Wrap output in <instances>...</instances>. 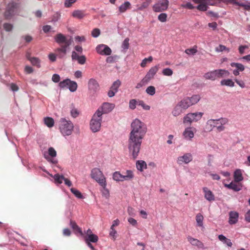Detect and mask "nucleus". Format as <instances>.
<instances>
[{"mask_svg": "<svg viewBox=\"0 0 250 250\" xmlns=\"http://www.w3.org/2000/svg\"><path fill=\"white\" fill-rule=\"evenodd\" d=\"M106 186L102 187L103 190H102L103 195L106 198H108L109 196V190L106 188Z\"/></svg>", "mask_w": 250, "mask_h": 250, "instance_id": "obj_54", "label": "nucleus"}, {"mask_svg": "<svg viewBox=\"0 0 250 250\" xmlns=\"http://www.w3.org/2000/svg\"><path fill=\"white\" fill-rule=\"evenodd\" d=\"M52 80L54 82L58 83L60 80V77L59 75L55 74L53 75Z\"/></svg>", "mask_w": 250, "mask_h": 250, "instance_id": "obj_60", "label": "nucleus"}, {"mask_svg": "<svg viewBox=\"0 0 250 250\" xmlns=\"http://www.w3.org/2000/svg\"><path fill=\"white\" fill-rule=\"evenodd\" d=\"M195 3H198L199 5L196 8L201 11H205L207 10V5H214V0H192Z\"/></svg>", "mask_w": 250, "mask_h": 250, "instance_id": "obj_9", "label": "nucleus"}, {"mask_svg": "<svg viewBox=\"0 0 250 250\" xmlns=\"http://www.w3.org/2000/svg\"><path fill=\"white\" fill-rule=\"evenodd\" d=\"M59 86L62 88H68L72 92L75 91L77 88V83L68 79L61 82Z\"/></svg>", "mask_w": 250, "mask_h": 250, "instance_id": "obj_11", "label": "nucleus"}, {"mask_svg": "<svg viewBox=\"0 0 250 250\" xmlns=\"http://www.w3.org/2000/svg\"><path fill=\"white\" fill-rule=\"evenodd\" d=\"M243 180L242 171L240 169H236L234 172V180L235 182L238 183Z\"/></svg>", "mask_w": 250, "mask_h": 250, "instance_id": "obj_26", "label": "nucleus"}, {"mask_svg": "<svg viewBox=\"0 0 250 250\" xmlns=\"http://www.w3.org/2000/svg\"><path fill=\"white\" fill-rule=\"evenodd\" d=\"M197 47L194 45L192 48H188L185 50V52L188 55L193 56L197 52Z\"/></svg>", "mask_w": 250, "mask_h": 250, "instance_id": "obj_34", "label": "nucleus"}, {"mask_svg": "<svg viewBox=\"0 0 250 250\" xmlns=\"http://www.w3.org/2000/svg\"><path fill=\"white\" fill-rule=\"evenodd\" d=\"M102 113L100 109H98L93 115L91 120L90 126L93 132H96L100 130L101 126Z\"/></svg>", "mask_w": 250, "mask_h": 250, "instance_id": "obj_4", "label": "nucleus"}, {"mask_svg": "<svg viewBox=\"0 0 250 250\" xmlns=\"http://www.w3.org/2000/svg\"><path fill=\"white\" fill-rule=\"evenodd\" d=\"M130 3L128 1H126L122 4L119 7V11L121 13L125 12L129 7Z\"/></svg>", "mask_w": 250, "mask_h": 250, "instance_id": "obj_40", "label": "nucleus"}, {"mask_svg": "<svg viewBox=\"0 0 250 250\" xmlns=\"http://www.w3.org/2000/svg\"><path fill=\"white\" fill-rule=\"evenodd\" d=\"M234 81L241 87L244 88L245 86V84L243 81H240L237 79H235Z\"/></svg>", "mask_w": 250, "mask_h": 250, "instance_id": "obj_62", "label": "nucleus"}, {"mask_svg": "<svg viewBox=\"0 0 250 250\" xmlns=\"http://www.w3.org/2000/svg\"><path fill=\"white\" fill-rule=\"evenodd\" d=\"M60 16H61V15L59 13L57 12V13H55L54 14V15L53 16L52 21H57L60 19Z\"/></svg>", "mask_w": 250, "mask_h": 250, "instance_id": "obj_64", "label": "nucleus"}, {"mask_svg": "<svg viewBox=\"0 0 250 250\" xmlns=\"http://www.w3.org/2000/svg\"><path fill=\"white\" fill-rule=\"evenodd\" d=\"M238 5L243 7L245 10H250V4H245L243 3H238Z\"/></svg>", "mask_w": 250, "mask_h": 250, "instance_id": "obj_63", "label": "nucleus"}, {"mask_svg": "<svg viewBox=\"0 0 250 250\" xmlns=\"http://www.w3.org/2000/svg\"><path fill=\"white\" fill-rule=\"evenodd\" d=\"M113 179L114 180L116 181H124V176L123 175L121 174L119 171L115 172L113 174Z\"/></svg>", "mask_w": 250, "mask_h": 250, "instance_id": "obj_32", "label": "nucleus"}, {"mask_svg": "<svg viewBox=\"0 0 250 250\" xmlns=\"http://www.w3.org/2000/svg\"><path fill=\"white\" fill-rule=\"evenodd\" d=\"M129 39L128 38H126L123 42L122 47L124 49H127L129 46Z\"/></svg>", "mask_w": 250, "mask_h": 250, "instance_id": "obj_49", "label": "nucleus"}, {"mask_svg": "<svg viewBox=\"0 0 250 250\" xmlns=\"http://www.w3.org/2000/svg\"><path fill=\"white\" fill-rule=\"evenodd\" d=\"M231 67H235L236 69L239 71H243L245 69V66L241 63L237 62H232L230 63Z\"/></svg>", "mask_w": 250, "mask_h": 250, "instance_id": "obj_39", "label": "nucleus"}, {"mask_svg": "<svg viewBox=\"0 0 250 250\" xmlns=\"http://www.w3.org/2000/svg\"><path fill=\"white\" fill-rule=\"evenodd\" d=\"M192 160V155L189 153L185 154L182 156H180L178 158L177 163L179 164H182V163L188 164Z\"/></svg>", "mask_w": 250, "mask_h": 250, "instance_id": "obj_18", "label": "nucleus"}, {"mask_svg": "<svg viewBox=\"0 0 250 250\" xmlns=\"http://www.w3.org/2000/svg\"><path fill=\"white\" fill-rule=\"evenodd\" d=\"M70 43L62 45L61 47L58 48L56 50V52L58 53L57 55L59 57L62 58L66 54V48L69 45Z\"/></svg>", "mask_w": 250, "mask_h": 250, "instance_id": "obj_24", "label": "nucleus"}, {"mask_svg": "<svg viewBox=\"0 0 250 250\" xmlns=\"http://www.w3.org/2000/svg\"><path fill=\"white\" fill-rule=\"evenodd\" d=\"M121 84V82L119 80L115 81L110 88V90L108 92V96L109 97H113L118 92V88Z\"/></svg>", "mask_w": 250, "mask_h": 250, "instance_id": "obj_15", "label": "nucleus"}, {"mask_svg": "<svg viewBox=\"0 0 250 250\" xmlns=\"http://www.w3.org/2000/svg\"><path fill=\"white\" fill-rule=\"evenodd\" d=\"M168 3V0H162L153 6V10L156 12L165 11L167 8Z\"/></svg>", "mask_w": 250, "mask_h": 250, "instance_id": "obj_12", "label": "nucleus"}, {"mask_svg": "<svg viewBox=\"0 0 250 250\" xmlns=\"http://www.w3.org/2000/svg\"><path fill=\"white\" fill-rule=\"evenodd\" d=\"M203 190L204 193V197L206 200L209 202H212L215 200V197L213 193L208 188H203Z\"/></svg>", "mask_w": 250, "mask_h": 250, "instance_id": "obj_19", "label": "nucleus"}, {"mask_svg": "<svg viewBox=\"0 0 250 250\" xmlns=\"http://www.w3.org/2000/svg\"><path fill=\"white\" fill-rule=\"evenodd\" d=\"M164 75L170 76L173 74V71L169 68L164 69L162 72Z\"/></svg>", "mask_w": 250, "mask_h": 250, "instance_id": "obj_47", "label": "nucleus"}, {"mask_svg": "<svg viewBox=\"0 0 250 250\" xmlns=\"http://www.w3.org/2000/svg\"><path fill=\"white\" fill-rule=\"evenodd\" d=\"M79 234L83 236L84 237H87L89 234H93L92 231L90 229H88L86 231V235L84 236V234L83 232V231L81 229L79 228Z\"/></svg>", "mask_w": 250, "mask_h": 250, "instance_id": "obj_58", "label": "nucleus"}, {"mask_svg": "<svg viewBox=\"0 0 250 250\" xmlns=\"http://www.w3.org/2000/svg\"><path fill=\"white\" fill-rule=\"evenodd\" d=\"M88 89L91 92H96L100 89L97 81L94 79H90L88 83Z\"/></svg>", "mask_w": 250, "mask_h": 250, "instance_id": "obj_17", "label": "nucleus"}, {"mask_svg": "<svg viewBox=\"0 0 250 250\" xmlns=\"http://www.w3.org/2000/svg\"><path fill=\"white\" fill-rule=\"evenodd\" d=\"M117 234L116 230L113 228H110V230L109 232L110 236L113 237V239L115 240L116 236V234Z\"/></svg>", "mask_w": 250, "mask_h": 250, "instance_id": "obj_57", "label": "nucleus"}, {"mask_svg": "<svg viewBox=\"0 0 250 250\" xmlns=\"http://www.w3.org/2000/svg\"><path fill=\"white\" fill-rule=\"evenodd\" d=\"M85 242L96 243L98 241V237L95 234H89L87 237H84Z\"/></svg>", "mask_w": 250, "mask_h": 250, "instance_id": "obj_29", "label": "nucleus"}, {"mask_svg": "<svg viewBox=\"0 0 250 250\" xmlns=\"http://www.w3.org/2000/svg\"><path fill=\"white\" fill-rule=\"evenodd\" d=\"M19 8V4L15 2H11L8 3L6 10L4 13L6 19H10L16 13Z\"/></svg>", "mask_w": 250, "mask_h": 250, "instance_id": "obj_8", "label": "nucleus"}, {"mask_svg": "<svg viewBox=\"0 0 250 250\" xmlns=\"http://www.w3.org/2000/svg\"><path fill=\"white\" fill-rule=\"evenodd\" d=\"M101 33V31H100V30L98 28H94L92 31V33H91V34H92V36L94 37V38H97L98 37L100 34Z\"/></svg>", "mask_w": 250, "mask_h": 250, "instance_id": "obj_52", "label": "nucleus"}, {"mask_svg": "<svg viewBox=\"0 0 250 250\" xmlns=\"http://www.w3.org/2000/svg\"><path fill=\"white\" fill-rule=\"evenodd\" d=\"M230 73L226 69H220L208 72L205 74L204 77L207 80L214 81L217 79L228 77Z\"/></svg>", "mask_w": 250, "mask_h": 250, "instance_id": "obj_3", "label": "nucleus"}, {"mask_svg": "<svg viewBox=\"0 0 250 250\" xmlns=\"http://www.w3.org/2000/svg\"><path fill=\"white\" fill-rule=\"evenodd\" d=\"M181 7L191 10L194 8V6L190 2H187L185 4H182L181 5Z\"/></svg>", "mask_w": 250, "mask_h": 250, "instance_id": "obj_55", "label": "nucleus"}, {"mask_svg": "<svg viewBox=\"0 0 250 250\" xmlns=\"http://www.w3.org/2000/svg\"><path fill=\"white\" fill-rule=\"evenodd\" d=\"M167 15L166 13H161L158 16V20L161 22H165L167 21Z\"/></svg>", "mask_w": 250, "mask_h": 250, "instance_id": "obj_53", "label": "nucleus"}, {"mask_svg": "<svg viewBox=\"0 0 250 250\" xmlns=\"http://www.w3.org/2000/svg\"><path fill=\"white\" fill-rule=\"evenodd\" d=\"M64 177L63 175H61L59 174H56L54 176V179L55 182L58 184H62L64 180Z\"/></svg>", "mask_w": 250, "mask_h": 250, "instance_id": "obj_41", "label": "nucleus"}, {"mask_svg": "<svg viewBox=\"0 0 250 250\" xmlns=\"http://www.w3.org/2000/svg\"><path fill=\"white\" fill-rule=\"evenodd\" d=\"M130 127L128 148L133 159H135L140 151L142 140L147 132V128L145 124L138 119H135L132 122Z\"/></svg>", "mask_w": 250, "mask_h": 250, "instance_id": "obj_1", "label": "nucleus"}, {"mask_svg": "<svg viewBox=\"0 0 250 250\" xmlns=\"http://www.w3.org/2000/svg\"><path fill=\"white\" fill-rule=\"evenodd\" d=\"M71 109L70 113L71 115L73 118H76L78 116V111L77 108L75 107L74 104H71L70 106Z\"/></svg>", "mask_w": 250, "mask_h": 250, "instance_id": "obj_36", "label": "nucleus"}, {"mask_svg": "<svg viewBox=\"0 0 250 250\" xmlns=\"http://www.w3.org/2000/svg\"><path fill=\"white\" fill-rule=\"evenodd\" d=\"M146 92L151 95L153 96L155 94V88L153 86H149L146 89Z\"/></svg>", "mask_w": 250, "mask_h": 250, "instance_id": "obj_44", "label": "nucleus"}, {"mask_svg": "<svg viewBox=\"0 0 250 250\" xmlns=\"http://www.w3.org/2000/svg\"><path fill=\"white\" fill-rule=\"evenodd\" d=\"M159 65L153 66L149 69L146 76L142 80L143 83H147L154 77V75L159 70Z\"/></svg>", "mask_w": 250, "mask_h": 250, "instance_id": "obj_13", "label": "nucleus"}, {"mask_svg": "<svg viewBox=\"0 0 250 250\" xmlns=\"http://www.w3.org/2000/svg\"><path fill=\"white\" fill-rule=\"evenodd\" d=\"M138 100L136 99H131L129 101V107L131 109H134L136 108V105L138 104Z\"/></svg>", "mask_w": 250, "mask_h": 250, "instance_id": "obj_43", "label": "nucleus"}, {"mask_svg": "<svg viewBox=\"0 0 250 250\" xmlns=\"http://www.w3.org/2000/svg\"><path fill=\"white\" fill-rule=\"evenodd\" d=\"M90 176L92 179L95 180L101 187L106 186V178L103 172L100 169L95 167L92 169Z\"/></svg>", "mask_w": 250, "mask_h": 250, "instance_id": "obj_5", "label": "nucleus"}, {"mask_svg": "<svg viewBox=\"0 0 250 250\" xmlns=\"http://www.w3.org/2000/svg\"><path fill=\"white\" fill-rule=\"evenodd\" d=\"M185 111V109H183V108L177 104L174 107L172 113L174 116L176 117L181 114Z\"/></svg>", "mask_w": 250, "mask_h": 250, "instance_id": "obj_25", "label": "nucleus"}, {"mask_svg": "<svg viewBox=\"0 0 250 250\" xmlns=\"http://www.w3.org/2000/svg\"><path fill=\"white\" fill-rule=\"evenodd\" d=\"M136 167L138 170L142 171L144 168H146V163L144 161H138L136 162Z\"/></svg>", "mask_w": 250, "mask_h": 250, "instance_id": "obj_31", "label": "nucleus"}, {"mask_svg": "<svg viewBox=\"0 0 250 250\" xmlns=\"http://www.w3.org/2000/svg\"><path fill=\"white\" fill-rule=\"evenodd\" d=\"M115 107V105L113 104L109 103H104L103 104L102 106L99 107L98 109H100L103 114H107L111 112Z\"/></svg>", "mask_w": 250, "mask_h": 250, "instance_id": "obj_16", "label": "nucleus"}, {"mask_svg": "<svg viewBox=\"0 0 250 250\" xmlns=\"http://www.w3.org/2000/svg\"><path fill=\"white\" fill-rule=\"evenodd\" d=\"M204 217L201 213H198L196 216V221L197 226L199 227H202L203 225Z\"/></svg>", "mask_w": 250, "mask_h": 250, "instance_id": "obj_37", "label": "nucleus"}, {"mask_svg": "<svg viewBox=\"0 0 250 250\" xmlns=\"http://www.w3.org/2000/svg\"><path fill=\"white\" fill-rule=\"evenodd\" d=\"M59 86L62 88H68L72 92L75 91L77 88V83L68 79L61 82Z\"/></svg>", "mask_w": 250, "mask_h": 250, "instance_id": "obj_10", "label": "nucleus"}, {"mask_svg": "<svg viewBox=\"0 0 250 250\" xmlns=\"http://www.w3.org/2000/svg\"><path fill=\"white\" fill-rule=\"evenodd\" d=\"M44 122L45 125L48 127H52L54 125V120L51 117L44 118Z\"/></svg>", "mask_w": 250, "mask_h": 250, "instance_id": "obj_35", "label": "nucleus"}, {"mask_svg": "<svg viewBox=\"0 0 250 250\" xmlns=\"http://www.w3.org/2000/svg\"><path fill=\"white\" fill-rule=\"evenodd\" d=\"M229 223L230 224H235L238 221L239 216L238 213L236 211H230L229 213Z\"/></svg>", "mask_w": 250, "mask_h": 250, "instance_id": "obj_22", "label": "nucleus"}, {"mask_svg": "<svg viewBox=\"0 0 250 250\" xmlns=\"http://www.w3.org/2000/svg\"><path fill=\"white\" fill-rule=\"evenodd\" d=\"M229 120L226 118H220L218 119H210L207 122L206 128L209 131H211L214 127H216L218 132H221L225 130L224 125L228 124Z\"/></svg>", "mask_w": 250, "mask_h": 250, "instance_id": "obj_2", "label": "nucleus"}, {"mask_svg": "<svg viewBox=\"0 0 250 250\" xmlns=\"http://www.w3.org/2000/svg\"><path fill=\"white\" fill-rule=\"evenodd\" d=\"M70 224L71 228L73 229V230L75 231L76 233H77L78 232V229L76 223L74 221L71 220Z\"/></svg>", "mask_w": 250, "mask_h": 250, "instance_id": "obj_56", "label": "nucleus"}, {"mask_svg": "<svg viewBox=\"0 0 250 250\" xmlns=\"http://www.w3.org/2000/svg\"><path fill=\"white\" fill-rule=\"evenodd\" d=\"M221 84L233 87L234 85V83L231 79H227L222 80L221 81Z\"/></svg>", "mask_w": 250, "mask_h": 250, "instance_id": "obj_38", "label": "nucleus"}, {"mask_svg": "<svg viewBox=\"0 0 250 250\" xmlns=\"http://www.w3.org/2000/svg\"><path fill=\"white\" fill-rule=\"evenodd\" d=\"M183 135L185 139L191 140L194 137V133L192 130V128H186L183 132Z\"/></svg>", "mask_w": 250, "mask_h": 250, "instance_id": "obj_23", "label": "nucleus"}, {"mask_svg": "<svg viewBox=\"0 0 250 250\" xmlns=\"http://www.w3.org/2000/svg\"><path fill=\"white\" fill-rule=\"evenodd\" d=\"M97 52L102 55H109L111 53V50L109 47L105 44L99 45L96 47Z\"/></svg>", "mask_w": 250, "mask_h": 250, "instance_id": "obj_14", "label": "nucleus"}, {"mask_svg": "<svg viewBox=\"0 0 250 250\" xmlns=\"http://www.w3.org/2000/svg\"><path fill=\"white\" fill-rule=\"evenodd\" d=\"M77 1V0H65L64 1V6L65 7H70L72 6V4Z\"/></svg>", "mask_w": 250, "mask_h": 250, "instance_id": "obj_51", "label": "nucleus"}, {"mask_svg": "<svg viewBox=\"0 0 250 250\" xmlns=\"http://www.w3.org/2000/svg\"><path fill=\"white\" fill-rule=\"evenodd\" d=\"M189 102V101L188 100V97H186L179 102L178 104H179L180 106L183 108V109L186 110L190 106V102Z\"/></svg>", "mask_w": 250, "mask_h": 250, "instance_id": "obj_27", "label": "nucleus"}, {"mask_svg": "<svg viewBox=\"0 0 250 250\" xmlns=\"http://www.w3.org/2000/svg\"><path fill=\"white\" fill-rule=\"evenodd\" d=\"M188 241L193 246L197 247L198 248L205 249L204 244L200 240L188 236L187 237Z\"/></svg>", "mask_w": 250, "mask_h": 250, "instance_id": "obj_20", "label": "nucleus"}, {"mask_svg": "<svg viewBox=\"0 0 250 250\" xmlns=\"http://www.w3.org/2000/svg\"><path fill=\"white\" fill-rule=\"evenodd\" d=\"M60 129L63 136L70 135L73 129V124L64 118H61L60 121Z\"/></svg>", "mask_w": 250, "mask_h": 250, "instance_id": "obj_6", "label": "nucleus"}, {"mask_svg": "<svg viewBox=\"0 0 250 250\" xmlns=\"http://www.w3.org/2000/svg\"><path fill=\"white\" fill-rule=\"evenodd\" d=\"M242 188L241 185H237L235 183L232 182V187L231 189L235 191H238Z\"/></svg>", "mask_w": 250, "mask_h": 250, "instance_id": "obj_48", "label": "nucleus"}, {"mask_svg": "<svg viewBox=\"0 0 250 250\" xmlns=\"http://www.w3.org/2000/svg\"><path fill=\"white\" fill-rule=\"evenodd\" d=\"M48 153L49 155L51 157H55L57 155V152L56 150L52 147H50L48 148Z\"/></svg>", "mask_w": 250, "mask_h": 250, "instance_id": "obj_50", "label": "nucleus"}, {"mask_svg": "<svg viewBox=\"0 0 250 250\" xmlns=\"http://www.w3.org/2000/svg\"><path fill=\"white\" fill-rule=\"evenodd\" d=\"M28 60L30 61L32 65L36 66L38 68L41 67V61L38 58H28Z\"/></svg>", "mask_w": 250, "mask_h": 250, "instance_id": "obj_30", "label": "nucleus"}, {"mask_svg": "<svg viewBox=\"0 0 250 250\" xmlns=\"http://www.w3.org/2000/svg\"><path fill=\"white\" fill-rule=\"evenodd\" d=\"M138 105L141 106L144 109L146 110H148L150 109V106L145 104L143 101L138 100Z\"/></svg>", "mask_w": 250, "mask_h": 250, "instance_id": "obj_46", "label": "nucleus"}, {"mask_svg": "<svg viewBox=\"0 0 250 250\" xmlns=\"http://www.w3.org/2000/svg\"><path fill=\"white\" fill-rule=\"evenodd\" d=\"M123 175L125 181L132 180L134 177L133 171L130 170H126Z\"/></svg>", "mask_w": 250, "mask_h": 250, "instance_id": "obj_28", "label": "nucleus"}, {"mask_svg": "<svg viewBox=\"0 0 250 250\" xmlns=\"http://www.w3.org/2000/svg\"><path fill=\"white\" fill-rule=\"evenodd\" d=\"M200 99V97L199 95H195L192 96L191 97H188V100L190 102L189 105L190 106L195 104L197 103Z\"/></svg>", "mask_w": 250, "mask_h": 250, "instance_id": "obj_33", "label": "nucleus"}, {"mask_svg": "<svg viewBox=\"0 0 250 250\" xmlns=\"http://www.w3.org/2000/svg\"><path fill=\"white\" fill-rule=\"evenodd\" d=\"M55 41L59 43H64V44H67L69 43V41L67 40L65 36L61 33L58 34L55 37Z\"/></svg>", "mask_w": 250, "mask_h": 250, "instance_id": "obj_21", "label": "nucleus"}, {"mask_svg": "<svg viewBox=\"0 0 250 250\" xmlns=\"http://www.w3.org/2000/svg\"><path fill=\"white\" fill-rule=\"evenodd\" d=\"M215 51L216 52H222L223 51H227L228 52L229 51V49L223 45H219L218 47H216Z\"/></svg>", "mask_w": 250, "mask_h": 250, "instance_id": "obj_45", "label": "nucleus"}, {"mask_svg": "<svg viewBox=\"0 0 250 250\" xmlns=\"http://www.w3.org/2000/svg\"><path fill=\"white\" fill-rule=\"evenodd\" d=\"M3 28L6 31H10L12 30L13 26L11 24L6 23L3 24Z\"/></svg>", "mask_w": 250, "mask_h": 250, "instance_id": "obj_59", "label": "nucleus"}, {"mask_svg": "<svg viewBox=\"0 0 250 250\" xmlns=\"http://www.w3.org/2000/svg\"><path fill=\"white\" fill-rule=\"evenodd\" d=\"M119 59V57L117 55L111 56L106 58V61L107 63H111L116 62Z\"/></svg>", "mask_w": 250, "mask_h": 250, "instance_id": "obj_42", "label": "nucleus"}, {"mask_svg": "<svg viewBox=\"0 0 250 250\" xmlns=\"http://www.w3.org/2000/svg\"><path fill=\"white\" fill-rule=\"evenodd\" d=\"M203 115V113L200 112L188 113L184 117L183 123L185 124L190 125L192 122L200 120Z\"/></svg>", "mask_w": 250, "mask_h": 250, "instance_id": "obj_7", "label": "nucleus"}, {"mask_svg": "<svg viewBox=\"0 0 250 250\" xmlns=\"http://www.w3.org/2000/svg\"><path fill=\"white\" fill-rule=\"evenodd\" d=\"M86 62V57L84 55L79 56V64H83Z\"/></svg>", "mask_w": 250, "mask_h": 250, "instance_id": "obj_61", "label": "nucleus"}]
</instances>
